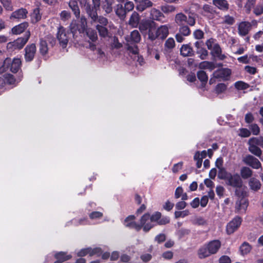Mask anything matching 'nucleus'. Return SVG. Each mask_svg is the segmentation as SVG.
<instances>
[{
  "label": "nucleus",
  "instance_id": "31",
  "mask_svg": "<svg viewBox=\"0 0 263 263\" xmlns=\"http://www.w3.org/2000/svg\"><path fill=\"white\" fill-rule=\"evenodd\" d=\"M114 3V0H104L102 2V9L107 14H109L112 11V5Z\"/></svg>",
  "mask_w": 263,
  "mask_h": 263
},
{
  "label": "nucleus",
  "instance_id": "39",
  "mask_svg": "<svg viewBox=\"0 0 263 263\" xmlns=\"http://www.w3.org/2000/svg\"><path fill=\"white\" fill-rule=\"evenodd\" d=\"M241 177L244 179H247L250 177L252 174L251 170L247 167H243L240 171Z\"/></svg>",
  "mask_w": 263,
  "mask_h": 263
},
{
  "label": "nucleus",
  "instance_id": "45",
  "mask_svg": "<svg viewBox=\"0 0 263 263\" xmlns=\"http://www.w3.org/2000/svg\"><path fill=\"white\" fill-rule=\"evenodd\" d=\"M10 63V58H6L3 62V64L0 67V74L4 73L9 69Z\"/></svg>",
  "mask_w": 263,
  "mask_h": 263
},
{
  "label": "nucleus",
  "instance_id": "55",
  "mask_svg": "<svg viewBox=\"0 0 263 263\" xmlns=\"http://www.w3.org/2000/svg\"><path fill=\"white\" fill-rule=\"evenodd\" d=\"M3 77L4 78L3 79H4L5 83L7 82L9 84H13L15 81V79L13 76L11 74H5Z\"/></svg>",
  "mask_w": 263,
  "mask_h": 263
},
{
  "label": "nucleus",
  "instance_id": "57",
  "mask_svg": "<svg viewBox=\"0 0 263 263\" xmlns=\"http://www.w3.org/2000/svg\"><path fill=\"white\" fill-rule=\"evenodd\" d=\"M196 52L197 54H200L199 58L201 60L205 59L208 54V51L203 48H200L199 50H197Z\"/></svg>",
  "mask_w": 263,
  "mask_h": 263
},
{
  "label": "nucleus",
  "instance_id": "63",
  "mask_svg": "<svg viewBox=\"0 0 263 263\" xmlns=\"http://www.w3.org/2000/svg\"><path fill=\"white\" fill-rule=\"evenodd\" d=\"M219 263H231V258L227 255H222L219 259Z\"/></svg>",
  "mask_w": 263,
  "mask_h": 263
},
{
  "label": "nucleus",
  "instance_id": "60",
  "mask_svg": "<svg viewBox=\"0 0 263 263\" xmlns=\"http://www.w3.org/2000/svg\"><path fill=\"white\" fill-rule=\"evenodd\" d=\"M249 185L251 189L256 191L260 188V182H249Z\"/></svg>",
  "mask_w": 263,
  "mask_h": 263
},
{
  "label": "nucleus",
  "instance_id": "35",
  "mask_svg": "<svg viewBox=\"0 0 263 263\" xmlns=\"http://www.w3.org/2000/svg\"><path fill=\"white\" fill-rule=\"evenodd\" d=\"M252 246L247 242H243L239 247V251L242 255H245L250 252Z\"/></svg>",
  "mask_w": 263,
  "mask_h": 263
},
{
  "label": "nucleus",
  "instance_id": "64",
  "mask_svg": "<svg viewBox=\"0 0 263 263\" xmlns=\"http://www.w3.org/2000/svg\"><path fill=\"white\" fill-rule=\"evenodd\" d=\"M254 13L256 15H260L263 13V6L261 5H257L254 10Z\"/></svg>",
  "mask_w": 263,
  "mask_h": 263
},
{
  "label": "nucleus",
  "instance_id": "16",
  "mask_svg": "<svg viewBox=\"0 0 263 263\" xmlns=\"http://www.w3.org/2000/svg\"><path fill=\"white\" fill-rule=\"evenodd\" d=\"M155 23L153 21L142 20L139 24V29L143 34H147L148 30L154 28Z\"/></svg>",
  "mask_w": 263,
  "mask_h": 263
},
{
  "label": "nucleus",
  "instance_id": "17",
  "mask_svg": "<svg viewBox=\"0 0 263 263\" xmlns=\"http://www.w3.org/2000/svg\"><path fill=\"white\" fill-rule=\"evenodd\" d=\"M137 4L136 8L139 12H143L147 8L153 6V3L150 0H134Z\"/></svg>",
  "mask_w": 263,
  "mask_h": 263
},
{
  "label": "nucleus",
  "instance_id": "30",
  "mask_svg": "<svg viewBox=\"0 0 263 263\" xmlns=\"http://www.w3.org/2000/svg\"><path fill=\"white\" fill-rule=\"evenodd\" d=\"M248 144L249 145V152L257 157H260L262 155V151L261 149L258 146L252 143H249V141L248 142Z\"/></svg>",
  "mask_w": 263,
  "mask_h": 263
},
{
  "label": "nucleus",
  "instance_id": "27",
  "mask_svg": "<svg viewBox=\"0 0 263 263\" xmlns=\"http://www.w3.org/2000/svg\"><path fill=\"white\" fill-rule=\"evenodd\" d=\"M21 65V61L20 59H14L13 60L10 59L9 69L11 72H17L20 69Z\"/></svg>",
  "mask_w": 263,
  "mask_h": 263
},
{
  "label": "nucleus",
  "instance_id": "59",
  "mask_svg": "<svg viewBox=\"0 0 263 263\" xmlns=\"http://www.w3.org/2000/svg\"><path fill=\"white\" fill-rule=\"evenodd\" d=\"M235 23V19L233 17L229 15L224 16L223 18V23L232 25Z\"/></svg>",
  "mask_w": 263,
  "mask_h": 263
},
{
  "label": "nucleus",
  "instance_id": "61",
  "mask_svg": "<svg viewBox=\"0 0 263 263\" xmlns=\"http://www.w3.org/2000/svg\"><path fill=\"white\" fill-rule=\"evenodd\" d=\"M255 4V0H248L245 5V8L248 13H250L251 8Z\"/></svg>",
  "mask_w": 263,
  "mask_h": 263
},
{
  "label": "nucleus",
  "instance_id": "13",
  "mask_svg": "<svg viewBox=\"0 0 263 263\" xmlns=\"http://www.w3.org/2000/svg\"><path fill=\"white\" fill-rule=\"evenodd\" d=\"M25 59L26 62H31L34 59L36 53V46L32 43L28 45L25 48Z\"/></svg>",
  "mask_w": 263,
  "mask_h": 263
},
{
  "label": "nucleus",
  "instance_id": "8",
  "mask_svg": "<svg viewBox=\"0 0 263 263\" xmlns=\"http://www.w3.org/2000/svg\"><path fill=\"white\" fill-rule=\"evenodd\" d=\"M70 32L67 31L64 27L60 26L58 27V30L57 33V39L59 43L63 48L66 47L69 42Z\"/></svg>",
  "mask_w": 263,
  "mask_h": 263
},
{
  "label": "nucleus",
  "instance_id": "33",
  "mask_svg": "<svg viewBox=\"0 0 263 263\" xmlns=\"http://www.w3.org/2000/svg\"><path fill=\"white\" fill-rule=\"evenodd\" d=\"M69 6L71 9L76 17L79 18L80 10L78 5V2L76 1H70L69 3Z\"/></svg>",
  "mask_w": 263,
  "mask_h": 263
},
{
  "label": "nucleus",
  "instance_id": "29",
  "mask_svg": "<svg viewBox=\"0 0 263 263\" xmlns=\"http://www.w3.org/2000/svg\"><path fill=\"white\" fill-rule=\"evenodd\" d=\"M180 53L184 57L192 56L194 55L192 48L189 45H183L180 48Z\"/></svg>",
  "mask_w": 263,
  "mask_h": 263
},
{
  "label": "nucleus",
  "instance_id": "26",
  "mask_svg": "<svg viewBox=\"0 0 263 263\" xmlns=\"http://www.w3.org/2000/svg\"><path fill=\"white\" fill-rule=\"evenodd\" d=\"M140 16L136 11L133 12L128 21V24L134 28L137 27L140 22Z\"/></svg>",
  "mask_w": 263,
  "mask_h": 263
},
{
  "label": "nucleus",
  "instance_id": "11",
  "mask_svg": "<svg viewBox=\"0 0 263 263\" xmlns=\"http://www.w3.org/2000/svg\"><path fill=\"white\" fill-rule=\"evenodd\" d=\"M242 219L239 216H236L226 226V232L228 235L234 233L240 227Z\"/></svg>",
  "mask_w": 263,
  "mask_h": 263
},
{
  "label": "nucleus",
  "instance_id": "21",
  "mask_svg": "<svg viewBox=\"0 0 263 263\" xmlns=\"http://www.w3.org/2000/svg\"><path fill=\"white\" fill-rule=\"evenodd\" d=\"M252 25L248 22H242L238 25V33L241 36L246 35L251 29Z\"/></svg>",
  "mask_w": 263,
  "mask_h": 263
},
{
  "label": "nucleus",
  "instance_id": "5",
  "mask_svg": "<svg viewBox=\"0 0 263 263\" xmlns=\"http://www.w3.org/2000/svg\"><path fill=\"white\" fill-rule=\"evenodd\" d=\"M117 1L119 4L115 6V13L121 19H124L126 14L134 9V4L128 0H117Z\"/></svg>",
  "mask_w": 263,
  "mask_h": 263
},
{
  "label": "nucleus",
  "instance_id": "24",
  "mask_svg": "<svg viewBox=\"0 0 263 263\" xmlns=\"http://www.w3.org/2000/svg\"><path fill=\"white\" fill-rule=\"evenodd\" d=\"M221 52L222 51L220 46L218 44H214L213 49L211 52V54L220 60H223L226 58V56L222 54Z\"/></svg>",
  "mask_w": 263,
  "mask_h": 263
},
{
  "label": "nucleus",
  "instance_id": "41",
  "mask_svg": "<svg viewBox=\"0 0 263 263\" xmlns=\"http://www.w3.org/2000/svg\"><path fill=\"white\" fill-rule=\"evenodd\" d=\"M178 33L185 36H187L190 35L191 31L188 26L184 25L179 26Z\"/></svg>",
  "mask_w": 263,
  "mask_h": 263
},
{
  "label": "nucleus",
  "instance_id": "52",
  "mask_svg": "<svg viewBox=\"0 0 263 263\" xmlns=\"http://www.w3.org/2000/svg\"><path fill=\"white\" fill-rule=\"evenodd\" d=\"M239 133L238 136L242 138H247L251 136V131L246 128H241L239 129Z\"/></svg>",
  "mask_w": 263,
  "mask_h": 263
},
{
  "label": "nucleus",
  "instance_id": "53",
  "mask_svg": "<svg viewBox=\"0 0 263 263\" xmlns=\"http://www.w3.org/2000/svg\"><path fill=\"white\" fill-rule=\"evenodd\" d=\"M155 30V26L154 28H152L151 29L149 30L147 32L148 39H149L153 41L155 40L157 37H159L158 34L157 33V31H154Z\"/></svg>",
  "mask_w": 263,
  "mask_h": 263
},
{
  "label": "nucleus",
  "instance_id": "37",
  "mask_svg": "<svg viewBox=\"0 0 263 263\" xmlns=\"http://www.w3.org/2000/svg\"><path fill=\"white\" fill-rule=\"evenodd\" d=\"M85 31L87 36L92 42H95L98 40V34L96 30L89 28H87Z\"/></svg>",
  "mask_w": 263,
  "mask_h": 263
},
{
  "label": "nucleus",
  "instance_id": "12",
  "mask_svg": "<svg viewBox=\"0 0 263 263\" xmlns=\"http://www.w3.org/2000/svg\"><path fill=\"white\" fill-rule=\"evenodd\" d=\"M28 11L25 8H20L13 11L10 16V19L12 21H17L25 19L27 17Z\"/></svg>",
  "mask_w": 263,
  "mask_h": 263
},
{
  "label": "nucleus",
  "instance_id": "19",
  "mask_svg": "<svg viewBox=\"0 0 263 263\" xmlns=\"http://www.w3.org/2000/svg\"><path fill=\"white\" fill-rule=\"evenodd\" d=\"M28 27L29 23L27 22H24L12 27L11 32L14 35H19L24 32Z\"/></svg>",
  "mask_w": 263,
  "mask_h": 263
},
{
  "label": "nucleus",
  "instance_id": "48",
  "mask_svg": "<svg viewBox=\"0 0 263 263\" xmlns=\"http://www.w3.org/2000/svg\"><path fill=\"white\" fill-rule=\"evenodd\" d=\"M227 89V86L224 83H219L217 84L215 87V92L219 95L224 92Z\"/></svg>",
  "mask_w": 263,
  "mask_h": 263
},
{
  "label": "nucleus",
  "instance_id": "22",
  "mask_svg": "<svg viewBox=\"0 0 263 263\" xmlns=\"http://www.w3.org/2000/svg\"><path fill=\"white\" fill-rule=\"evenodd\" d=\"M54 258L56 260L53 263H63V262L68 260L71 258V255H67L65 252H59L54 255Z\"/></svg>",
  "mask_w": 263,
  "mask_h": 263
},
{
  "label": "nucleus",
  "instance_id": "38",
  "mask_svg": "<svg viewBox=\"0 0 263 263\" xmlns=\"http://www.w3.org/2000/svg\"><path fill=\"white\" fill-rule=\"evenodd\" d=\"M248 141L249 143H252L256 146H259L263 148V137L262 136L251 138Z\"/></svg>",
  "mask_w": 263,
  "mask_h": 263
},
{
  "label": "nucleus",
  "instance_id": "1",
  "mask_svg": "<svg viewBox=\"0 0 263 263\" xmlns=\"http://www.w3.org/2000/svg\"><path fill=\"white\" fill-rule=\"evenodd\" d=\"M228 185L235 187V195L238 197L236 202L235 213L245 214L249 205L248 199L246 198L247 192L242 187L243 182H228Z\"/></svg>",
  "mask_w": 263,
  "mask_h": 263
},
{
  "label": "nucleus",
  "instance_id": "14",
  "mask_svg": "<svg viewBox=\"0 0 263 263\" xmlns=\"http://www.w3.org/2000/svg\"><path fill=\"white\" fill-rule=\"evenodd\" d=\"M93 6L87 5V14L89 17L95 18V16L98 15L97 10L100 6V0H92Z\"/></svg>",
  "mask_w": 263,
  "mask_h": 263
},
{
  "label": "nucleus",
  "instance_id": "18",
  "mask_svg": "<svg viewBox=\"0 0 263 263\" xmlns=\"http://www.w3.org/2000/svg\"><path fill=\"white\" fill-rule=\"evenodd\" d=\"M151 18L153 20L160 22L161 23H165L166 20L164 14L160 12L159 10L156 8H153L150 12Z\"/></svg>",
  "mask_w": 263,
  "mask_h": 263
},
{
  "label": "nucleus",
  "instance_id": "42",
  "mask_svg": "<svg viewBox=\"0 0 263 263\" xmlns=\"http://www.w3.org/2000/svg\"><path fill=\"white\" fill-rule=\"evenodd\" d=\"M41 18V15L39 8H35L31 14V21L33 23H35Z\"/></svg>",
  "mask_w": 263,
  "mask_h": 263
},
{
  "label": "nucleus",
  "instance_id": "56",
  "mask_svg": "<svg viewBox=\"0 0 263 263\" xmlns=\"http://www.w3.org/2000/svg\"><path fill=\"white\" fill-rule=\"evenodd\" d=\"M166 235L163 233H160L157 235H156L155 237V241L157 242L158 243L160 244L162 242H164L166 240Z\"/></svg>",
  "mask_w": 263,
  "mask_h": 263
},
{
  "label": "nucleus",
  "instance_id": "23",
  "mask_svg": "<svg viewBox=\"0 0 263 263\" xmlns=\"http://www.w3.org/2000/svg\"><path fill=\"white\" fill-rule=\"evenodd\" d=\"M127 42L138 43L141 40V35L139 31L135 30L131 32L129 36H127L125 38Z\"/></svg>",
  "mask_w": 263,
  "mask_h": 263
},
{
  "label": "nucleus",
  "instance_id": "51",
  "mask_svg": "<svg viewBox=\"0 0 263 263\" xmlns=\"http://www.w3.org/2000/svg\"><path fill=\"white\" fill-rule=\"evenodd\" d=\"M249 127L253 135L257 136L259 134L260 128L257 124H251L249 126Z\"/></svg>",
  "mask_w": 263,
  "mask_h": 263
},
{
  "label": "nucleus",
  "instance_id": "44",
  "mask_svg": "<svg viewBox=\"0 0 263 263\" xmlns=\"http://www.w3.org/2000/svg\"><path fill=\"white\" fill-rule=\"evenodd\" d=\"M1 4L7 11H11L13 9L11 0H0Z\"/></svg>",
  "mask_w": 263,
  "mask_h": 263
},
{
  "label": "nucleus",
  "instance_id": "40",
  "mask_svg": "<svg viewBox=\"0 0 263 263\" xmlns=\"http://www.w3.org/2000/svg\"><path fill=\"white\" fill-rule=\"evenodd\" d=\"M48 48L47 47V43L43 39L40 40V52L42 55H45L47 53Z\"/></svg>",
  "mask_w": 263,
  "mask_h": 263
},
{
  "label": "nucleus",
  "instance_id": "15",
  "mask_svg": "<svg viewBox=\"0 0 263 263\" xmlns=\"http://www.w3.org/2000/svg\"><path fill=\"white\" fill-rule=\"evenodd\" d=\"M243 162L247 165H248L255 169H258L261 167V163L254 156L248 155L243 159Z\"/></svg>",
  "mask_w": 263,
  "mask_h": 263
},
{
  "label": "nucleus",
  "instance_id": "25",
  "mask_svg": "<svg viewBox=\"0 0 263 263\" xmlns=\"http://www.w3.org/2000/svg\"><path fill=\"white\" fill-rule=\"evenodd\" d=\"M188 15H186L182 12H180L175 15V22L178 26L184 25L185 23L187 24Z\"/></svg>",
  "mask_w": 263,
  "mask_h": 263
},
{
  "label": "nucleus",
  "instance_id": "7",
  "mask_svg": "<svg viewBox=\"0 0 263 263\" xmlns=\"http://www.w3.org/2000/svg\"><path fill=\"white\" fill-rule=\"evenodd\" d=\"M199 9V6L196 4H191L185 6L183 11L188 15L187 24L190 26H193L196 24L195 11Z\"/></svg>",
  "mask_w": 263,
  "mask_h": 263
},
{
  "label": "nucleus",
  "instance_id": "49",
  "mask_svg": "<svg viewBox=\"0 0 263 263\" xmlns=\"http://www.w3.org/2000/svg\"><path fill=\"white\" fill-rule=\"evenodd\" d=\"M89 248V256H92L95 255H97L98 257H99L101 256V255L102 253V250L100 247H96L93 249H92L91 248Z\"/></svg>",
  "mask_w": 263,
  "mask_h": 263
},
{
  "label": "nucleus",
  "instance_id": "9",
  "mask_svg": "<svg viewBox=\"0 0 263 263\" xmlns=\"http://www.w3.org/2000/svg\"><path fill=\"white\" fill-rule=\"evenodd\" d=\"M135 215H129L124 219L123 224L126 227L130 229H134L137 232L140 231L142 229L143 230L144 224L141 221V218L140 219L139 223L135 221Z\"/></svg>",
  "mask_w": 263,
  "mask_h": 263
},
{
  "label": "nucleus",
  "instance_id": "54",
  "mask_svg": "<svg viewBox=\"0 0 263 263\" xmlns=\"http://www.w3.org/2000/svg\"><path fill=\"white\" fill-rule=\"evenodd\" d=\"M190 214V212L188 210H185L182 211H175L174 213L175 217L178 219L180 217L184 218Z\"/></svg>",
  "mask_w": 263,
  "mask_h": 263
},
{
  "label": "nucleus",
  "instance_id": "62",
  "mask_svg": "<svg viewBox=\"0 0 263 263\" xmlns=\"http://www.w3.org/2000/svg\"><path fill=\"white\" fill-rule=\"evenodd\" d=\"M70 13L65 10L62 11L60 13L61 18L64 21L70 18Z\"/></svg>",
  "mask_w": 263,
  "mask_h": 263
},
{
  "label": "nucleus",
  "instance_id": "50",
  "mask_svg": "<svg viewBox=\"0 0 263 263\" xmlns=\"http://www.w3.org/2000/svg\"><path fill=\"white\" fill-rule=\"evenodd\" d=\"M103 216V213L99 211H93L89 214V217L91 220L99 219Z\"/></svg>",
  "mask_w": 263,
  "mask_h": 263
},
{
  "label": "nucleus",
  "instance_id": "58",
  "mask_svg": "<svg viewBox=\"0 0 263 263\" xmlns=\"http://www.w3.org/2000/svg\"><path fill=\"white\" fill-rule=\"evenodd\" d=\"M235 86L237 89L243 90L248 88V84L242 81H238L235 83Z\"/></svg>",
  "mask_w": 263,
  "mask_h": 263
},
{
  "label": "nucleus",
  "instance_id": "28",
  "mask_svg": "<svg viewBox=\"0 0 263 263\" xmlns=\"http://www.w3.org/2000/svg\"><path fill=\"white\" fill-rule=\"evenodd\" d=\"M169 26L168 25H162L158 28L157 31L159 37L164 39L166 37L169 33Z\"/></svg>",
  "mask_w": 263,
  "mask_h": 263
},
{
  "label": "nucleus",
  "instance_id": "43",
  "mask_svg": "<svg viewBox=\"0 0 263 263\" xmlns=\"http://www.w3.org/2000/svg\"><path fill=\"white\" fill-rule=\"evenodd\" d=\"M175 46V40L172 37H169L164 44L165 50H171Z\"/></svg>",
  "mask_w": 263,
  "mask_h": 263
},
{
  "label": "nucleus",
  "instance_id": "6",
  "mask_svg": "<svg viewBox=\"0 0 263 263\" xmlns=\"http://www.w3.org/2000/svg\"><path fill=\"white\" fill-rule=\"evenodd\" d=\"M30 31L28 30L25 32L23 37H18L13 42H9L7 44V48L11 51L15 50H20L22 49L25 45L27 43L30 37Z\"/></svg>",
  "mask_w": 263,
  "mask_h": 263
},
{
  "label": "nucleus",
  "instance_id": "20",
  "mask_svg": "<svg viewBox=\"0 0 263 263\" xmlns=\"http://www.w3.org/2000/svg\"><path fill=\"white\" fill-rule=\"evenodd\" d=\"M231 73V70L229 68H221L215 71L213 73V76L215 78H221L223 80H226Z\"/></svg>",
  "mask_w": 263,
  "mask_h": 263
},
{
  "label": "nucleus",
  "instance_id": "46",
  "mask_svg": "<svg viewBox=\"0 0 263 263\" xmlns=\"http://www.w3.org/2000/svg\"><path fill=\"white\" fill-rule=\"evenodd\" d=\"M197 78L203 83L205 84L208 79L206 72L203 70L199 71L197 73Z\"/></svg>",
  "mask_w": 263,
  "mask_h": 263
},
{
  "label": "nucleus",
  "instance_id": "32",
  "mask_svg": "<svg viewBox=\"0 0 263 263\" xmlns=\"http://www.w3.org/2000/svg\"><path fill=\"white\" fill-rule=\"evenodd\" d=\"M213 4L221 10H227L229 9V4L226 0H213Z\"/></svg>",
  "mask_w": 263,
  "mask_h": 263
},
{
  "label": "nucleus",
  "instance_id": "47",
  "mask_svg": "<svg viewBox=\"0 0 263 263\" xmlns=\"http://www.w3.org/2000/svg\"><path fill=\"white\" fill-rule=\"evenodd\" d=\"M161 9L163 13L167 14L175 12L176 10V8L173 5H166L162 6Z\"/></svg>",
  "mask_w": 263,
  "mask_h": 263
},
{
  "label": "nucleus",
  "instance_id": "34",
  "mask_svg": "<svg viewBox=\"0 0 263 263\" xmlns=\"http://www.w3.org/2000/svg\"><path fill=\"white\" fill-rule=\"evenodd\" d=\"M127 49L129 56L133 60L139 54L138 47L136 45H128Z\"/></svg>",
  "mask_w": 263,
  "mask_h": 263
},
{
  "label": "nucleus",
  "instance_id": "3",
  "mask_svg": "<svg viewBox=\"0 0 263 263\" xmlns=\"http://www.w3.org/2000/svg\"><path fill=\"white\" fill-rule=\"evenodd\" d=\"M90 18V23L93 25L97 23L96 29L98 31L99 35L102 38H106L109 36V30L107 28L108 25V20L107 18L102 15H97L95 18L92 17Z\"/></svg>",
  "mask_w": 263,
  "mask_h": 263
},
{
  "label": "nucleus",
  "instance_id": "2",
  "mask_svg": "<svg viewBox=\"0 0 263 263\" xmlns=\"http://www.w3.org/2000/svg\"><path fill=\"white\" fill-rule=\"evenodd\" d=\"M221 246V241L218 239L210 241L201 246L198 251L200 259H204L212 254H216Z\"/></svg>",
  "mask_w": 263,
  "mask_h": 263
},
{
  "label": "nucleus",
  "instance_id": "4",
  "mask_svg": "<svg viewBox=\"0 0 263 263\" xmlns=\"http://www.w3.org/2000/svg\"><path fill=\"white\" fill-rule=\"evenodd\" d=\"M162 215L160 212H155L152 215L149 213H145L141 217V221L144 224L143 231L148 232L151 229L156 226Z\"/></svg>",
  "mask_w": 263,
  "mask_h": 263
},
{
  "label": "nucleus",
  "instance_id": "36",
  "mask_svg": "<svg viewBox=\"0 0 263 263\" xmlns=\"http://www.w3.org/2000/svg\"><path fill=\"white\" fill-rule=\"evenodd\" d=\"M218 177L220 179L227 180L229 181L230 179H232V175L228 173L225 169L221 168L219 169L218 174Z\"/></svg>",
  "mask_w": 263,
  "mask_h": 263
},
{
  "label": "nucleus",
  "instance_id": "10",
  "mask_svg": "<svg viewBox=\"0 0 263 263\" xmlns=\"http://www.w3.org/2000/svg\"><path fill=\"white\" fill-rule=\"evenodd\" d=\"M87 22L85 16H81L79 23L72 22L70 25L71 33L74 34L77 31L80 33H83L87 30Z\"/></svg>",
  "mask_w": 263,
  "mask_h": 263
}]
</instances>
